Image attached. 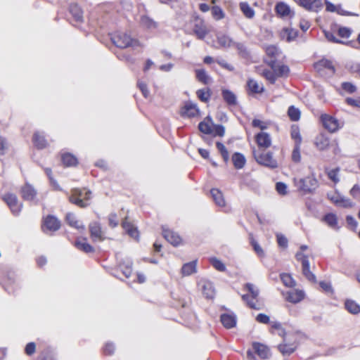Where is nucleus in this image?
Listing matches in <instances>:
<instances>
[{"mask_svg": "<svg viewBox=\"0 0 360 360\" xmlns=\"http://www.w3.org/2000/svg\"><path fill=\"white\" fill-rule=\"evenodd\" d=\"M91 198V192L85 188H72L68 197L70 202L80 208L88 207L90 205Z\"/></svg>", "mask_w": 360, "mask_h": 360, "instance_id": "nucleus-1", "label": "nucleus"}, {"mask_svg": "<svg viewBox=\"0 0 360 360\" xmlns=\"http://www.w3.org/2000/svg\"><path fill=\"white\" fill-rule=\"evenodd\" d=\"M299 345V335L291 333L278 345L277 349L283 356H290L296 351Z\"/></svg>", "mask_w": 360, "mask_h": 360, "instance_id": "nucleus-2", "label": "nucleus"}, {"mask_svg": "<svg viewBox=\"0 0 360 360\" xmlns=\"http://www.w3.org/2000/svg\"><path fill=\"white\" fill-rule=\"evenodd\" d=\"M253 156L257 162L261 165L270 169H276L278 167V161L274 158L271 151H266L265 149L255 150Z\"/></svg>", "mask_w": 360, "mask_h": 360, "instance_id": "nucleus-3", "label": "nucleus"}, {"mask_svg": "<svg viewBox=\"0 0 360 360\" xmlns=\"http://www.w3.org/2000/svg\"><path fill=\"white\" fill-rule=\"evenodd\" d=\"M323 128L330 133H335L343 127L336 117L326 113H323L319 117Z\"/></svg>", "mask_w": 360, "mask_h": 360, "instance_id": "nucleus-4", "label": "nucleus"}, {"mask_svg": "<svg viewBox=\"0 0 360 360\" xmlns=\"http://www.w3.org/2000/svg\"><path fill=\"white\" fill-rule=\"evenodd\" d=\"M61 227L60 221L54 215L47 214L41 219V229L44 233H53Z\"/></svg>", "mask_w": 360, "mask_h": 360, "instance_id": "nucleus-5", "label": "nucleus"}, {"mask_svg": "<svg viewBox=\"0 0 360 360\" xmlns=\"http://www.w3.org/2000/svg\"><path fill=\"white\" fill-rule=\"evenodd\" d=\"M245 289L248 291V294L243 295L242 299L245 301L247 305L253 309H260V306L258 301V290H256L254 285L251 283H246L245 285Z\"/></svg>", "mask_w": 360, "mask_h": 360, "instance_id": "nucleus-6", "label": "nucleus"}, {"mask_svg": "<svg viewBox=\"0 0 360 360\" xmlns=\"http://www.w3.org/2000/svg\"><path fill=\"white\" fill-rule=\"evenodd\" d=\"M319 186L317 179L312 176H308L303 179H300L297 183V189L303 194L311 193Z\"/></svg>", "mask_w": 360, "mask_h": 360, "instance_id": "nucleus-7", "label": "nucleus"}, {"mask_svg": "<svg viewBox=\"0 0 360 360\" xmlns=\"http://www.w3.org/2000/svg\"><path fill=\"white\" fill-rule=\"evenodd\" d=\"M191 22L193 26V33L195 34L197 38L201 40L204 39L210 32L205 20L199 15H195L192 18Z\"/></svg>", "mask_w": 360, "mask_h": 360, "instance_id": "nucleus-8", "label": "nucleus"}, {"mask_svg": "<svg viewBox=\"0 0 360 360\" xmlns=\"http://www.w3.org/2000/svg\"><path fill=\"white\" fill-rule=\"evenodd\" d=\"M111 40L114 45L120 49H126L134 45L136 41L134 40L129 34L117 32L112 34Z\"/></svg>", "mask_w": 360, "mask_h": 360, "instance_id": "nucleus-9", "label": "nucleus"}, {"mask_svg": "<svg viewBox=\"0 0 360 360\" xmlns=\"http://www.w3.org/2000/svg\"><path fill=\"white\" fill-rule=\"evenodd\" d=\"M0 283L6 291L12 294L16 291L15 274L11 271H4L0 274Z\"/></svg>", "mask_w": 360, "mask_h": 360, "instance_id": "nucleus-10", "label": "nucleus"}, {"mask_svg": "<svg viewBox=\"0 0 360 360\" xmlns=\"http://www.w3.org/2000/svg\"><path fill=\"white\" fill-rule=\"evenodd\" d=\"M296 259L301 262L302 272L304 276L310 282L316 283V276L310 271L308 255L302 252H298L295 255Z\"/></svg>", "mask_w": 360, "mask_h": 360, "instance_id": "nucleus-11", "label": "nucleus"}, {"mask_svg": "<svg viewBox=\"0 0 360 360\" xmlns=\"http://www.w3.org/2000/svg\"><path fill=\"white\" fill-rule=\"evenodd\" d=\"M1 200L7 205L14 215H18L22 210V204L19 202L17 195L13 193H6Z\"/></svg>", "mask_w": 360, "mask_h": 360, "instance_id": "nucleus-12", "label": "nucleus"}, {"mask_svg": "<svg viewBox=\"0 0 360 360\" xmlns=\"http://www.w3.org/2000/svg\"><path fill=\"white\" fill-rule=\"evenodd\" d=\"M245 89L247 94L251 96L262 94L265 90L263 83L253 78L247 79Z\"/></svg>", "mask_w": 360, "mask_h": 360, "instance_id": "nucleus-13", "label": "nucleus"}, {"mask_svg": "<svg viewBox=\"0 0 360 360\" xmlns=\"http://www.w3.org/2000/svg\"><path fill=\"white\" fill-rule=\"evenodd\" d=\"M314 69L320 74H329L333 75L335 73V68L330 60L323 58L314 64Z\"/></svg>", "mask_w": 360, "mask_h": 360, "instance_id": "nucleus-14", "label": "nucleus"}, {"mask_svg": "<svg viewBox=\"0 0 360 360\" xmlns=\"http://www.w3.org/2000/svg\"><path fill=\"white\" fill-rule=\"evenodd\" d=\"M179 113L183 117L193 118L198 117L200 111L196 103L188 101L181 108Z\"/></svg>", "mask_w": 360, "mask_h": 360, "instance_id": "nucleus-15", "label": "nucleus"}, {"mask_svg": "<svg viewBox=\"0 0 360 360\" xmlns=\"http://www.w3.org/2000/svg\"><path fill=\"white\" fill-rule=\"evenodd\" d=\"M90 237L94 242H101L105 239V233L98 221H93L89 225Z\"/></svg>", "mask_w": 360, "mask_h": 360, "instance_id": "nucleus-16", "label": "nucleus"}, {"mask_svg": "<svg viewBox=\"0 0 360 360\" xmlns=\"http://www.w3.org/2000/svg\"><path fill=\"white\" fill-rule=\"evenodd\" d=\"M306 11L319 12L323 6L322 0H292Z\"/></svg>", "mask_w": 360, "mask_h": 360, "instance_id": "nucleus-17", "label": "nucleus"}, {"mask_svg": "<svg viewBox=\"0 0 360 360\" xmlns=\"http://www.w3.org/2000/svg\"><path fill=\"white\" fill-rule=\"evenodd\" d=\"M255 141L259 150L266 149L271 146V137L270 134L264 131H260L255 135Z\"/></svg>", "mask_w": 360, "mask_h": 360, "instance_id": "nucleus-18", "label": "nucleus"}, {"mask_svg": "<svg viewBox=\"0 0 360 360\" xmlns=\"http://www.w3.org/2000/svg\"><path fill=\"white\" fill-rule=\"evenodd\" d=\"M20 193L22 198L25 201H33L37 195V190L29 183H25L20 188Z\"/></svg>", "mask_w": 360, "mask_h": 360, "instance_id": "nucleus-19", "label": "nucleus"}, {"mask_svg": "<svg viewBox=\"0 0 360 360\" xmlns=\"http://www.w3.org/2000/svg\"><path fill=\"white\" fill-rule=\"evenodd\" d=\"M283 295L287 302L292 304L299 303L305 297L304 291L298 289L283 292Z\"/></svg>", "mask_w": 360, "mask_h": 360, "instance_id": "nucleus-20", "label": "nucleus"}, {"mask_svg": "<svg viewBox=\"0 0 360 360\" xmlns=\"http://www.w3.org/2000/svg\"><path fill=\"white\" fill-rule=\"evenodd\" d=\"M162 236L167 241L174 246H178L182 243L180 236L167 228L162 227Z\"/></svg>", "mask_w": 360, "mask_h": 360, "instance_id": "nucleus-21", "label": "nucleus"}, {"mask_svg": "<svg viewBox=\"0 0 360 360\" xmlns=\"http://www.w3.org/2000/svg\"><path fill=\"white\" fill-rule=\"evenodd\" d=\"M268 65L275 71L277 77H287L290 73V68L284 64H277L275 60H271Z\"/></svg>", "mask_w": 360, "mask_h": 360, "instance_id": "nucleus-22", "label": "nucleus"}, {"mask_svg": "<svg viewBox=\"0 0 360 360\" xmlns=\"http://www.w3.org/2000/svg\"><path fill=\"white\" fill-rule=\"evenodd\" d=\"M69 12L72 18L71 22L74 25L81 24L83 22V11L78 4H71L69 8Z\"/></svg>", "mask_w": 360, "mask_h": 360, "instance_id": "nucleus-23", "label": "nucleus"}, {"mask_svg": "<svg viewBox=\"0 0 360 360\" xmlns=\"http://www.w3.org/2000/svg\"><path fill=\"white\" fill-rule=\"evenodd\" d=\"M330 143V138L325 133H320L315 138L314 145L321 151L328 150Z\"/></svg>", "mask_w": 360, "mask_h": 360, "instance_id": "nucleus-24", "label": "nucleus"}, {"mask_svg": "<svg viewBox=\"0 0 360 360\" xmlns=\"http://www.w3.org/2000/svg\"><path fill=\"white\" fill-rule=\"evenodd\" d=\"M60 160L64 167H75L79 165L78 158L71 153H62L60 154Z\"/></svg>", "mask_w": 360, "mask_h": 360, "instance_id": "nucleus-25", "label": "nucleus"}, {"mask_svg": "<svg viewBox=\"0 0 360 360\" xmlns=\"http://www.w3.org/2000/svg\"><path fill=\"white\" fill-rule=\"evenodd\" d=\"M252 349L257 356L262 359H267L270 356V349L266 345L259 342L252 343Z\"/></svg>", "mask_w": 360, "mask_h": 360, "instance_id": "nucleus-26", "label": "nucleus"}, {"mask_svg": "<svg viewBox=\"0 0 360 360\" xmlns=\"http://www.w3.org/2000/svg\"><path fill=\"white\" fill-rule=\"evenodd\" d=\"M276 13L282 18L294 16L295 13L291 10L290 6L283 1L278 2L275 6Z\"/></svg>", "mask_w": 360, "mask_h": 360, "instance_id": "nucleus-27", "label": "nucleus"}, {"mask_svg": "<svg viewBox=\"0 0 360 360\" xmlns=\"http://www.w3.org/2000/svg\"><path fill=\"white\" fill-rule=\"evenodd\" d=\"M122 228L124 229L126 233L131 238L134 239H139V232L137 228L128 220V217H125L121 224Z\"/></svg>", "mask_w": 360, "mask_h": 360, "instance_id": "nucleus-28", "label": "nucleus"}, {"mask_svg": "<svg viewBox=\"0 0 360 360\" xmlns=\"http://www.w3.org/2000/svg\"><path fill=\"white\" fill-rule=\"evenodd\" d=\"M358 91V87L351 82H343L338 90L339 94L345 96L347 94H354Z\"/></svg>", "mask_w": 360, "mask_h": 360, "instance_id": "nucleus-29", "label": "nucleus"}, {"mask_svg": "<svg viewBox=\"0 0 360 360\" xmlns=\"http://www.w3.org/2000/svg\"><path fill=\"white\" fill-rule=\"evenodd\" d=\"M269 333L272 335H277L281 337L283 339L287 337L290 333H287L285 329L283 328L282 324L278 321L271 322L269 327Z\"/></svg>", "mask_w": 360, "mask_h": 360, "instance_id": "nucleus-30", "label": "nucleus"}, {"mask_svg": "<svg viewBox=\"0 0 360 360\" xmlns=\"http://www.w3.org/2000/svg\"><path fill=\"white\" fill-rule=\"evenodd\" d=\"M65 221L70 227L76 229H84V226L73 212H68L65 217Z\"/></svg>", "mask_w": 360, "mask_h": 360, "instance_id": "nucleus-31", "label": "nucleus"}, {"mask_svg": "<svg viewBox=\"0 0 360 360\" xmlns=\"http://www.w3.org/2000/svg\"><path fill=\"white\" fill-rule=\"evenodd\" d=\"M32 142L37 149H44L49 145L45 136L39 131H37L33 134Z\"/></svg>", "mask_w": 360, "mask_h": 360, "instance_id": "nucleus-32", "label": "nucleus"}, {"mask_svg": "<svg viewBox=\"0 0 360 360\" xmlns=\"http://www.w3.org/2000/svg\"><path fill=\"white\" fill-rule=\"evenodd\" d=\"M198 99L205 103H208L212 95V89L210 87H205L198 89L195 92Z\"/></svg>", "mask_w": 360, "mask_h": 360, "instance_id": "nucleus-33", "label": "nucleus"}, {"mask_svg": "<svg viewBox=\"0 0 360 360\" xmlns=\"http://www.w3.org/2000/svg\"><path fill=\"white\" fill-rule=\"evenodd\" d=\"M280 37L290 42L295 40L298 37V31L293 28L284 27L280 32Z\"/></svg>", "mask_w": 360, "mask_h": 360, "instance_id": "nucleus-34", "label": "nucleus"}, {"mask_svg": "<svg viewBox=\"0 0 360 360\" xmlns=\"http://www.w3.org/2000/svg\"><path fill=\"white\" fill-rule=\"evenodd\" d=\"M202 294L207 299H212L215 295L213 283L209 281L201 282Z\"/></svg>", "mask_w": 360, "mask_h": 360, "instance_id": "nucleus-35", "label": "nucleus"}, {"mask_svg": "<svg viewBox=\"0 0 360 360\" xmlns=\"http://www.w3.org/2000/svg\"><path fill=\"white\" fill-rule=\"evenodd\" d=\"M75 246L79 250L85 253H91L94 252V248L88 242L86 238L75 240Z\"/></svg>", "mask_w": 360, "mask_h": 360, "instance_id": "nucleus-36", "label": "nucleus"}, {"mask_svg": "<svg viewBox=\"0 0 360 360\" xmlns=\"http://www.w3.org/2000/svg\"><path fill=\"white\" fill-rule=\"evenodd\" d=\"M221 96L224 102L230 106H235L237 105V98L235 94L229 89H222Z\"/></svg>", "mask_w": 360, "mask_h": 360, "instance_id": "nucleus-37", "label": "nucleus"}, {"mask_svg": "<svg viewBox=\"0 0 360 360\" xmlns=\"http://www.w3.org/2000/svg\"><path fill=\"white\" fill-rule=\"evenodd\" d=\"M220 321L222 325L226 328H232L235 327L236 324V318L235 316L229 314H223L220 316Z\"/></svg>", "mask_w": 360, "mask_h": 360, "instance_id": "nucleus-38", "label": "nucleus"}, {"mask_svg": "<svg viewBox=\"0 0 360 360\" xmlns=\"http://www.w3.org/2000/svg\"><path fill=\"white\" fill-rule=\"evenodd\" d=\"M197 271V260H194L184 264L181 269V273L183 276H188Z\"/></svg>", "mask_w": 360, "mask_h": 360, "instance_id": "nucleus-39", "label": "nucleus"}, {"mask_svg": "<svg viewBox=\"0 0 360 360\" xmlns=\"http://www.w3.org/2000/svg\"><path fill=\"white\" fill-rule=\"evenodd\" d=\"M239 8L243 15L248 19H252L255 15V10L246 1H242L239 4Z\"/></svg>", "mask_w": 360, "mask_h": 360, "instance_id": "nucleus-40", "label": "nucleus"}, {"mask_svg": "<svg viewBox=\"0 0 360 360\" xmlns=\"http://www.w3.org/2000/svg\"><path fill=\"white\" fill-rule=\"evenodd\" d=\"M196 79L204 85L209 84L212 79L204 69H197L195 70Z\"/></svg>", "mask_w": 360, "mask_h": 360, "instance_id": "nucleus-41", "label": "nucleus"}, {"mask_svg": "<svg viewBox=\"0 0 360 360\" xmlns=\"http://www.w3.org/2000/svg\"><path fill=\"white\" fill-rule=\"evenodd\" d=\"M212 197L213 198V200L216 203L217 205L219 207H225L226 205V201L224 200L223 193L221 191H219L217 188H212L210 191Z\"/></svg>", "mask_w": 360, "mask_h": 360, "instance_id": "nucleus-42", "label": "nucleus"}, {"mask_svg": "<svg viewBox=\"0 0 360 360\" xmlns=\"http://www.w3.org/2000/svg\"><path fill=\"white\" fill-rule=\"evenodd\" d=\"M290 138L294 141L295 145L301 146L302 138L298 125L292 124L290 127Z\"/></svg>", "mask_w": 360, "mask_h": 360, "instance_id": "nucleus-43", "label": "nucleus"}, {"mask_svg": "<svg viewBox=\"0 0 360 360\" xmlns=\"http://www.w3.org/2000/svg\"><path fill=\"white\" fill-rule=\"evenodd\" d=\"M322 221L332 229H339L338 226V217L334 213H327L323 216Z\"/></svg>", "mask_w": 360, "mask_h": 360, "instance_id": "nucleus-44", "label": "nucleus"}, {"mask_svg": "<svg viewBox=\"0 0 360 360\" xmlns=\"http://www.w3.org/2000/svg\"><path fill=\"white\" fill-rule=\"evenodd\" d=\"M35 360H55L54 354L49 347L40 350Z\"/></svg>", "mask_w": 360, "mask_h": 360, "instance_id": "nucleus-45", "label": "nucleus"}, {"mask_svg": "<svg viewBox=\"0 0 360 360\" xmlns=\"http://www.w3.org/2000/svg\"><path fill=\"white\" fill-rule=\"evenodd\" d=\"M232 162L236 169H242L246 162L245 156L240 153H234L232 155Z\"/></svg>", "mask_w": 360, "mask_h": 360, "instance_id": "nucleus-46", "label": "nucleus"}, {"mask_svg": "<svg viewBox=\"0 0 360 360\" xmlns=\"http://www.w3.org/2000/svg\"><path fill=\"white\" fill-rule=\"evenodd\" d=\"M281 280L283 284L288 288H294L296 285V282L290 274L282 273L280 274Z\"/></svg>", "mask_w": 360, "mask_h": 360, "instance_id": "nucleus-47", "label": "nucleus"}, {"mask_svg": "<svg viewBox=\"0 0 360 360\" xmlns=\"http://www.w3.org/2000/svg\"><path fill=\"white\" fill-rule=\"evenodd\" d=\"M288 116L289 117V119L292 122H297L301 117V112L300 110L295 107L294 105H290L288 109Z\"/></svg>", "mask_w": 360, "mask_h": 360, "instance_id": "nucleus-48", "label": "nucleus"}, {"mask_svg": "<svg viewBox=\"0 0 360 360\" xmlns=\"http://www.w3.org/2000/svg\"><path fill=\"white\" fill-rule=\"evenodd\" d=\"M345 306L346 309L351 314H357L360 312V306L354 300H346Z\"/></svg>", "mask_w": 360, "mask_h": 360, "instance_id": "nucleus-49", "label": "nucleus"}, {"mask_svg": "<svg viewBox=\"0 0 360 360\" xmlns=\"http://www.w3.org/2000/svg\"><path fill=\"white\" fill-rule=\"evenodd\" d=\"M212 124L210 119H205L198 124L199 130L205 134H210L212 133Z\"/></svg>", "mask_w": 360, "mask_h": 360, "instance_id": "nucleus-50", "label": "nucleus"}, {"mask_svg": "<svg viewBox=\"0 0 360 360\" xmlns=\"http://www.w3.org/2000/svg\"><path fill=\"white\" fill-rule=\"evenodd\" d=\"M261 75L265 78L267 81L269 82V83L274 84H275L276 79H277V76L276 75V72L274 70H273L272 69L271 70H268V69H264L262 72L261 73Z\"/></svg>", "mask_w": 360, "mask_h": 360, "instance_id": "nucleus-51", "label": "nucleus"}, {"mask_svg": "<svg viewBox=\"0 0 360 360\" xmlns=\"http://www.w3.org/2000/svg\"><path fill=\"white\" fill-rule=\"evenodd\" d=\"M249 238L250 243L256 254L259 257H263L264 255V250L262 248V247L259 245V243L257 242V240L255 239L252 233H250Z\"/></svg>", "mask_w": 360, "mask_h": 360, "instance_id": "nucleus-52", "label": "nucleus"}, {"mask_svg": "<svg viewBox=\"0 0 360 360\" xmlns=\"http://www.w3.org/2000/svg\"><path fill=\"white\" fill-rule=\"evenodd\" d=\"M211 14L215 20H220L225 17V13L222 8L219 6H213L211 7Z\"/></svg>", "mask_w": 360, "mask_h": 360, "instance_id": "nucleus-53", "label": "nucleus"}, {"mask_svg": "<svg viewBox=\"0 0 360 360\" xmlns=\"http://www.w3.org/2000/svg\"><path fill=\"white\" fill-rule=\"evenodd\" d=\"M216 147L220 153L225 163H227L229 160V153L225 146L221 142L216 143Z\"/></svg>", "mask_w": 360, "mask_h": 360, "instance_id": "nucleus-54", "label": "nucleus"}, {"mask_svg": "<svg viewBox=\"0 0 360 360\" xmlns=\"http://www.w3.org/2000/svg\"><path fill=\"white\" fill-rule=\"evenodd\" d=\"M345 103L350 107L360 108V95L354 97H346Z\"/></svg>", "mask_w": 360, "mask_h": 360, "instance_id": "nucleus-55", "label": "nucleus"}, {"mask_svg": "<svg viewBox=\"0 0 360 360\" xmlns=\"http://www.w3.org/2000/svg\"><path fill=\"white\" fill-rule=\"evenodd\" d=\"M301 159V146L294 145V148L291 153V160L295 163H299L300 162Z\"/></svg>", "mask_w": 360, "mask_h": 360, "instance_id": "nucleus-56", "label": "nucleus"}, {"mask_svg": "<svg viewBox=\"0 0 360 360\" xmlns=\"http://www.w3.org/2000/svg\"><path fill=\"white\" fill-rule=\"evenodd\" d=\"M225 134V128L221 124H217L213 125L212 127V133L210 135H212L213 136H224Z\"/></svg>", "mask_w": 360, "mask_h": 360, "instance_id": "nucleus-57", "label": "nucleus"}, {"mask_svg": "<svg viewBox=\"0 0 360 360\" xmlns=\"http://www.w3.org/2000/svg\"><path fill=\"white\" fill-rule=\"evenodd\" d=\"M10 144L6 137L0 135V156L4 155L9 148Z\"/></svg>", "mask_w": 360, "mask_h": 360, "instance_id": "nucleus-58", "label": "nucleus"}, {"mask_svg": "<svg viewBox=\"0 0 360 360\" xmlns=\"http://www.w3.org/2000/svg\"><path fill=\"white\" fill-rule=\"evenodd\" d=\"M269 125L268 122L262 121L259 119H254L252 121V127L254 128H257L263 131L266 129Z\"/></svg>", "mask_w": 360, "mask_h": 360, "instance_id": "nucleus-59", "label": "nucleus"}, {"mask_svg": "<svg viewBox=\"0 0 360 360\" xmlns=\"http://www.w3.org/2000/svg\"><path fill=\"white\" fill-rule=\"evenodd\" d=\"M210 263L214 267V269H216L217 271H225L226 266L221 260L218 259L217 258H216V257L211 258Z\"/></svg>", "mask_w": 360, "mask_h": 360, "instance_id": "nucleus-60", "label": "nucleus"}, {"mask_svg": "<svg viewBox=\"0 0 360 360\" xmlns=\"http://www.w3.org/2000/svg\"><path fill=\"white\" fill-rule=\"evenodd\" d=\"M115 351V345L112 342H107L103 347V354L105 356H110L114 354Z\"/></svg>", "mask_w": 360, "mask_h": 360, "instance_id": "nucleus-61", "label": "nucleus"}, {"mask_svg": "<svg viewBox=\"0 0 360 360\" xmlns=\"http://www.w3.org/2000/svg\"><path fill=\"white\" fill-rule=\"evenodd\" d=\"M352 34L349 28L341 27L338 30V35L341 39H348Z\"/></svg>", "mask_w": 360, "mask_h": 360, "instance_id": "nucleus-62", "label": "nucleus"}, {"mask_svg": "<svg viewBox=\"0 0 360 360\" xmlns=\"http://www.w3.org/2000/svg\"><path fill=\"white\" fill-rule=\"evenodd\" d=\"M276 190L277 193L281 195H285L288 193L287 186L283 182H277L276 184Z\"/></svg>", "mask_w": 360, "mask_h": 360, "instance_id": "nucleus-63", "label": "nucleus"}, {"mask_svg": "<svg viewBox=\"0 0 360 360\" xmlns=\"http://www.w3.org/2000/svg\"><path fill=\"white\" fill-rule=\"evenodd\" d=\"M340 169L335 168L333 169H331L328 172V178L333 181L335 184H337L339 182V178H338V173H339Z\"/></svg>", "mask_w": 360, "mask_h": 360, "instance_id": "nucleus-64", "label": "nucleus"}]
</instances>
